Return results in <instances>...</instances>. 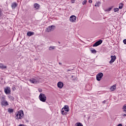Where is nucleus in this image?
Segmentation results:
<instances>
[{
	"instance_id": "obj_22",
	"label": "nucleus",
	"mask_w": 126,
	"mask_h": 126,
	"mask_svg": "<svg viewBox=\"0 0 126 126\" xmlns=\"http://www.w3.org/2000/svg\"><path fill=\"white\" fill-rule=\"evenodd\" d=\"M91 51L92 53V54H96L97 53V51H96V50L94 49L91 50Z\"/></svg>"
},
{
	"instance_id": "obj_7",
	"label": "nucleus",
	"mask_w": 126,
	"mask_h": 126,
	"mask_svg": "<svg viewBox=\"0 0 126 126\" xmlns=\"http://www.w3.org/2000/svg\"><path fill=\"white\" fill-rule=\"evenodd\" d=\"M55 30V26H51L48 27L46 30V32H51V31H54Z\"/></svg>"
},
{
	"instance_id": "obj_29",
	"label": "nucleus",
	"mask_w": 126,
	"mask_h": 126,
	"mask_svg": "<svg viewBox=\"0 0 126 126\" xmlns=\"http://www.w3.org/2000/svg\"><path fill=\"white\" fill-rule=\"evenodd\" d=\"M39 50H43V48L41 47L40 46H38Z\"/></svg>"
},
{
	"instance_id": "obj_26",
	"label": "nucleus",
	"mask_w": 126,
	"mask_h": 126,
	"mask_svg": "<svg viewBox=\"0 0 126 126\" xmlns=\"http://www.w3.org/2000/svg\"><path fill=\"white\" fill-rule=\"evenodd\" d=\"M8 113H13V109L9 108L8 110Z\"/></svg>"
},
{
	"instance_id": "obj_18",
	"label": "nucleus",
	"mask_w": 126,
	"mask_h": 126,
	"mask_svg": "<svg viewBox=\"0 0 126 126\" xmlns=\"http://www.w3.org/2000/svg\"><path fill=\"white\" fill-rule=\"evenodd\" d=\"M55 49L56 47L51 46L49 47V51H53V50H55Z\"/></svg>"
},
{
	"instance_id": "obj_30",
	"label": "nucleus",
	"mask_w": 126,
	"mask_h": 126,
	"mask_svg": "<svg viewBox=\"0 0 126 126\" xmlns=\"http://www.w3.org/2000/svg\"><path fill=\"white\" fill-rule=\"evenodd\" d=\"M89 3H92V2H93L92 0H89Z\"/></svg>"
},
{
	"instance_id": "obj_5",
	"label": "nucleus",
	"mask_w": 126,
	"mask_h": 126,
	"mask_svg": "<svg viewBox=\"0 0 126 126\" xmlns=\"http://www.w3.org/2000/svg\"><path fill=\"white\" fill-rule=\"evenodd\" d=\"M5 94L7 95L8 94H10L11 91L10 90V88L9 87H6L4 90Z\"/></svg>"
},
{
	"instance_id": "obj_12",
	"label": "nucleus",
	"mask_w": 126,
	"mask_h": 126,
	"mask_svg": "<svg viewBox=\"0 0 126 126\" xmlns=\"http://www.w3.org/2000/svg\"><path fill=\"white\" fill-rule=\"evenodd\" d=\"M57 86L60 89H62L63 87V83L62 82H59L57 84Z\"/></svg>"
},
{
	"instance_id": "obj_36",
	"label": "nucleus",
	"mask_w": 126,
	"mask_h": 126,
	"mask_svg": "<svg viewBox=\"0 0 126 126\" xmlns=\"http://www.w3.org/2000/svg\"><path fill=\"white\" fill-rule=\"evenodd\" d=\"M59 64H60V65H61V64H62V63H59Z\"/></svg>"
},
{
	"instance_id": "obj_6",
	"label": "nucleus",
	"mask_w": 126,
	"mask_h": 126,
	"mask_svg": "<svg viewBox=\"0 0 126 126\" xmlns=\"http://www.w3.org/2000/svg\"><path fill=\"white\" fill-rule=\"evenodd\" d=\"M76 16L75 15H72L69 18V20L70 22H76Z\"/></svg>"
},
{
	"instance_id": "obj_2",
	"label": "nucleus",
	"mask_w": 126,
	"mask_h": 126,
	"mask_svg": "<svg viewBox=\"0 0 126 126\" xmlns=\"http://www.w3.org/2000/svg\"><path fill=\"white\" fill-rule=\"evenodd\" d=\"M69 111V107L67 105H64L61 110V114L64 116L67 114V112Z\"/></svg>"
},
{
	"instance_id": "obj_17",
	"label": "nucleus",
	"mask_w": 126,
	"mask_h": 126,
	"mask_svg": "<svg viewBox=\"0 0 126 126\" xmlns=\"http://www.w3.org/2000/svg\"><path fill=\"white\" fill-rule=\"evenodd\" d=\"M112 8H113V7H110L109 8H108L107 9H106L104 10V11H106V12H109L112 10Z\"/></svg>"
},
{
	"instance_id": "obj_31",
	"label": "nucleus",
	"mask_w": 126,
	"mask_h": 126,
	"mask_svg": "<svg viewBox=\"0 0 126 126\" xmlns=\"http://www.w3.org/2000/svg\"><path fill=\"white\" fill-rule=\"evenodd\" d=\"M74 1H75V0H71L72 3H74Z\"/></svg>"
},
{
	"instance_id": "obj_1",
	"label": "nucleus",
	"mask_w": 126,
	"mask_h": 126,
	"mask_svg": "<svg viewBox=\"0 0 126 126\" xmlns=\"http://www.w3.org/2000/svg\"><path fill=\"white\" fill-rule=\"evenodd\" d=\"M15 119L16 120H21L24 117V113L22 110H19L15 114Z\"/></svg>"
},
{
	"instance_id": "obj_35",
	"label": "nucleus",
	"mask_w": 126,
	"mask_h": 126,
	"mask_svg": "<svg viewBox=\"0 0 126 126\" xmlns=\"http://www.w3.org/2000/svg\"><path fill=\"white\" fill-rule=\"evenodd\" d=\"M32 35H34V32H32Z\"/></svg>"
},
{
	"instance_id": "obj_10",
	"label": "nucleus",
	"mask_w": 126,
	"mask_h": 126,
	"mask_svg": "<svg viewBox=\"0 0 126 126\" xmlns=\"http://www.w3.org/2000/svg\"><path fill=\"white\" fill-rule=\"evenodd\" d=\"M39 83V79L37 77H34L32 78V83H33V84H37V83Z\"/></svg>"
},
{
	"instance_id": "obj_32",
	"label": "nucleus",
	"mask_w": 126,
	"mask_h": 126,
	"mask_svg": "<svg viewBox=\"0 0 126 126\" xmlns=\"http://www.w3.org/2000/svg\"><path fill=\"white\" fill-rule=\"evenodd\" d=\"M122 116H123V117H126V114H122Z\"/></svg>"
},
{
	"instance_id": "obj_9",
	"label": "nucleus",
	"mask_w": 126,
	"mask_h": 126,
	"mask_svg": "<svg viewBox=\"0 0 126 126\" xmlns=\"http://www.w3.org/2000/svg\"><path fill=\"white\" fill-rule=\"evenodd\" d=\"M110 61H109V63H115V61H116V59H117V57L114 56H110Z\"/></svg>"
},
{
	"instance_id": "obj_14",
	"label": "nucleus",
	"mask_w": 126,
	"mask_h": 126,
	"mask_svg": "<svg viewBox=\"0 0 126 126\" xmlns=\"http://www.w3.org/2000/svg\"><path fill=\"white\" fill-rule=\"evenodd\" d=\"M116 85H114L110 87V90H111V91H115V90H116Z\"/></svg>"
},
{
	"instance_id": "obj_25",
	"label": "nucleus",
	"mask_w": 126,
	"mask_h": 126,
	"mask_svg": "<svg viewBox=\"0 0 126 126\" xmlns=\"http://www.w3.org/2000/svg\"><path fill=\"white\" fill-rule=\"evenodd\" d=\"M123 5H124L123 4V3H120V4H119V8L120 9H122L123 8Z\"/></svg>"
},
{
	"instance_id": "obj_16",
	"label": "nucleus",
	"mask_w": 126,
	"mask_h": 126,
	"mask_svg": "<svg viewBox=\"0 0 126 126\" xmlns=\"http://www.w3.org/2000/svg\"><path fill=\"white\" fill-rule=\"evenodd\" d=\"M0 68H1L2 69L6 68V66H4V65H3V64L0 63Z\"/></svg>"
},
{
	"instance_id": "obj_27",
	"label": "nucleus",
	"mask_w": 126,
	"mask_h": 126,
	"mask_svg": "<svg viewBox=\"0 0 126 126\" xmlns=\"http://www.w3.org/2000/svg\"><path fill=\"white\" fill-rule=\"evenodd\" d=\"M28 36H32V32H28L27 33Z\"/></svg>"
},
{
	"instance_id": "obj_24",
	"label": "nucleus",
	"mask_w": 126,
	"mask_h": 126,
	"mask_svg": "<svg viewBox=\"0 0 126 126\" xmlns=\"http://www.w3.org/2000/svg\"><path fill=\"white\" fill-rule=\"evenodd\" d=\"M86 3H87V0H84L82 2V5H85V4H86Z\"/></svg>"
},
{
	"instance_id": "obj_19",
	"label": "nucleus",
	"mask_w": 126,
	"mask_h": 126,
	"mask_svg": "<svg viewBox=\"0 0 126 126\" xmlns=\"http://www.w3.org/2000/svg\"><path fill=\"white\" fill-rule=\"evenodd\" d=\"M123 111L124 113H126V104H125L122 108Z\"/></svg>"
},
{
	"instance_id": "obj_8",
	"label": "nucleus",
	"mask_w": 126,
	"mask_h": 126,
	"mask_svg": "<svg viewBox=\"0 0 126 126\" xmlns=\"http://www.w3.org/2000/svg\"><path fill=\"white\" fill-rule=\"evenodd\" d=\"M8 102L5 100H3L1 101V105L2 107H6V106H8Z\"/></svg>"
},
{
	"instance_id": "obj_28",
	"label": "nucleus",
	"mask_w": 126,
	"mask_h": 126,
	"mask_svg": "<svg viewBox=\"0 0 126 126\" xmlns=\"http://www.w3.org/2000/svg\"><path fill=\"white\" fill-rule=\"evenodd\" d=\"M123 43L125 44V45H126V39L123 40Z\"/></svg>"
},
{
	"instance_id": "obj_34",
	"label": "nucleus",
	"mask_w": 126,
	"mask_h": 126,
	"mask_svg": "<svg viewBox=\"0 0 126 126\" xmlns=\"http://www.w3.org/2000/svg\"><path fill=\"white\" fill-rule=\"evenodd\" d=\"M102 103H103V104H105V103H106V101L104 100Z\"/></svg>"
},
{
	"instance_id": "obj_20",
	"label": "nucleus",
	"mask_w": 126,
	"mask_h": 126,
	"mask_svg": "<svg viewBox=\"0 0 126 126\" xmlns=\"http://www.w3.org/2000/svg\"><path fill=\"white\" fill-rule=\"evenodd\" d=\"M100 4H101V2L100 1H97L96 2L95 4V6H100Z\"/></svg>"
},
{
	"instance_id": "obj_11",
	"label": "nucleus",
	"mask_w": 126,
	"mask_h": 126,
	"mask_svg": "<svg viewBox=\"0 0 126 126\" xmlns=\"http://www.w3.org/2000/svg\"><path fill=\"white\" fill-rule=\"evenodd\" d=\"M103 43V41L101 40H98V41L96 42L94 45L93 47H97L99 45H101V43Z\"/></svg>"
},
{
	"instance_id": "obj_15",
	"label": "nucleus",
	"mask_w": 126,
	"mask_h": 126,
	"mask_svg": "<svg viewBox=\"0 0 126 126\" xmlns=\"http://www.w3.org/2000/svg\"><path fill=\"white\" fill-rule=\"evenodd\" d=\"M34 8H35V9H39L40 8V5H39V4L38 3H35L34 5Z\"/></svg>"
},
{
	"instance_id": "obj_13",
	"label": "nucleus",
	"mask_w": 126,
	"mask_h": 126,
	"mask_svg": "<svg viewBox=\"0 0 126 126\" xmlns=\"http://www.w3.org/2000/svg\"><path fill=\"white\" fill-rule=\"evenodd\" d=\"M16 6H17V3H16V2H14L11 5L12 9H14Z\"/></svg>"
},
{
	"instance_id": "obj_3",
	"label": "nucleus",
	"mask_w": 126,
	"mask_h": 126,
	"mask_svg": "<svg viewBox=\"0 0 126 126\" xmlns=\"http://www.w3.org/2000/svg\"><path fill=\"white\" fill-rule=\"evenodd\" d=\"M39 99L41 102H46L47 100V96L45 94H40L39 95Z\"/></svg>"
},
{
	"instance_id": "obj_4",
	"label": "nucleus",
	"mask_w": 126,
	"mask_h": 126,
	"mask_svg": "<svg viewBox=\"0 0 126 126\" xmlns=\"http://www.w3.org/2000/svg\"><path fill=\"white\" fill-rule=\"evenodd\" d=\"M103 75L104 74H103V73H98L96 76V80H97V81H100V80L102 79V78L103 77Z\"/></svg>"
},
{
	"instance_id": "obj_23",
	"label": "nucleus",
	"mask_w": 126,
	"mask_h": 126,
	"mask_svg": "<svg viewBox=\"0 0 126 126\" xmlns=\"http://www.w3.org/2000/svg\"><path fill=\"white\" fill-rule=\"evenodd\" d=\"M119 10H120V9H119V8H115L114 9V12H118V11H119Z\"/></svg>"
},
{
	"instance_id": "obj_33",
	"label": "nucleus",
	"mask_w": 126,
	"mask_h": 126,
	"mask_svg": "<svg viewBox=\"0 0 126 126\" xmlns=\"http://www.w3.org/2000/svg\"><path fill=\"white\" fill-rule=\"evenodd\" d=\"M0 16H1V11L0 10Z\"/></svg>"
},
{
	"instance_id": "obj_21",
	"label": "nucleus",
	"mask_w": 126,
	"mask_h": 126,
	"mask_svg": "<svg viewBox=\"0 0 126 126\" xmlns=\"http://www.w3.org/2000/svg\"><path fill=\"white\" fill-rule=\"evenodd\" d=\"M75 126H83V125L81 123H77L75 124Z\"/></svg>"
}]
</instances>
